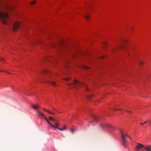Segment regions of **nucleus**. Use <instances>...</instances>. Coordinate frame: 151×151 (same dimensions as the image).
Wrapping results in <instances>:
<instances>
[{
	"instance_id": "nucleus-1",
	"label": "nucleus",
	"mask_w": 151,
	"mask_h": 151,
	"mask_svg": "<svg viewBox=\"0 0 151 151\" xmlns=\"http://www.w3.org/2000/svg\"><path fill=\"white\" fill-rule=\"evenodd\" d=\"M13 8L14 7L12 5L0 1V19L4 24H7V20L9 19V16L7 13L2 12L1 10L11 11Z\"/></svg>"
},
{
	"instance_id": "nucleus-2",
	"label": "nucleus",
	"mask_w": 151,
	"mask_h": 151,
	"mask_svg": "<svg viewBox=\"0 0 151 151\" xmlns=\"http://www.w3.org/2000/svg\"><path fill=\"white\" fill-rule=\"evenodd\" d=\"M42 73L45 74L47 75V76L44 78V82L52 85L53 86H56L55 83L51 81V80L54 79V78L50 76V72L47 70H43L42 72Z\"/></svg>"
},
{
	"instance_id": "nucleus-3",
	"label": "nucleus",
	"mask_w": 151,
	"mask_h": 151,
	"mask_svg": "<svg viewBox=\"0 0 151 151\" xmlns=\"http://www.w3.org/2000/svg\"><path fill=\"white\" fill-rule=\"evenodd\" d=\"M67 85L69 88H74L76 87H82L86 91H88V88L84 83L76 80H74L73 83H67Z\"/></svg>"
},
{
	"instance_id": "nucleus-4",
	"label": "nucleus",
	"mask_w": 151,
	"mask_h": 151,
	"mask_svg": "<svg viewBox=\"0 0 151 151\" xmlns=\"http://www.w3.org/2000/svg\"><path fill=\"white\" fill-rule=\"evenodd\" d=\"M120 132L121 134L122 137L123 139V144L124 146L126 148V138L127 137H129L128 135L126 134H124V131L122 129H119Z\"/></svg>"
},
{
	"instance_id": "nucleus-5",
	"label": "nucleus",
	"mask_w": 151,
	"mask_h": 151,
	"mask_svg": "<svg viewBox=\"0 0 151 151\" xmlns=\"http://www.w3.org/2000/svg\"><path fill=\"white\" fill-rule=\"evenodd\" d=\"M21 24L20 22H16L13 25V29L14 31H16L21 25Z\"/></svg>"
},
{
	"instance_id": "nucleus-6",
	"label": "nucleus",
	"mask_w": 151,
	"mask_h": 151,
	"mask_svg": "<svg viewBox=\"0 0 151 151\" xmlns=\"http://www.w3.org/2000/svg\"><path fill=\"white\" fill-rule=\"evenodd\" d=\"M137 145L136 146V150L138 151L140 149L144 147V146L138 143Z\"/></svg>"
},
{
	"instance_id": "nucleus-7",
	"label": "nucleus",
	"mask_w": 151,
	"mask_h": 151,
	"mask_svg": "<svg viewBox=\"0 0 151 151\" xmlns=\"http://www.w3.org/2000/svg\"><path fill=\"white\" fill-rule=\"evenodd\" d=\"M144 148L146 151H151V146H144Z\"/></svg>"
},
{
	"instance_id": "nucleus-8",
	"label": "nucleus",
	"mask_w": 151,
	"mask_h": 151,
	"mask_svg": "<svg viewBox=\"0 0 151 151\" xmlns=\"http://www.w3.org/2000/svg\"><path fill=\"white\" fill-rule=\"evenodd\" d=\"M32 107L33 109L36 110L39 108V106L38 104H32Z\"/></svg>"
},
{
	"instance_id": "nucleus-9",
	"label": "nucleus",
	"mask_w": 151,
	"mask_h": 151,
	"mask_svg": "<svg viewBox=\"0 0 151 151\" xmlns=\"http://www.w3.org/2000/svg\"><path fill=\"white\" fill-rule=\"evenodd\" d=\"M83 17H85L87 20H88L90 18L89 16L86 13L84 14L83 15Z\"/></svg>"
},
{
	"instance_id": "nucleus-10",
	"label": "nucleus",
	"mask_w": 151,
	"mask_h": 151,
	"mask_svg": "<svg viewBox=\"0 0 151 151\" xmlns=\"http://www.w3.org/2000/svg\"><path fill=\"white\" fill-rule=\"evenodd\" d=\"M60 43L61 45L60 46V47L61 48H62L65 45L64 42L63 41L61 40L60 41Z\"/></svg>"
},
{
	"instance_id": "nucleus-11",
	"label": "nucleus",
	"mask_w": 151,
	"mask_h": 151,
	"mask_svg": "<svg viewBox=\"0 0 151 151\" xmlns=\"http://www.w3.org/2000/svg\"><path fill=\"white\" fill-rule=\"evenodd\" d=\"M42 109L45 111H46V112H48V113H49L50 114H53V115H55V114L53 112H52L51 111H49V110H47L46 109H45L44 108H42Z\"/></svg>"
},
{
	"instance_id": "nucleus-12",
	"label": "nucleus",
	"mask_w": 151,
	"mask_h": 151,
	"mask_svg": "<svg viewBox=\"0 0 151 151\" xmlns=\"http://www.w3.org/2000/svg\"><path fill=\"white\" fill-rule=\"evenodd\" d=\"M37 112L38 113V114L41 117H43L44 116V115L42 113L40 112V111H39L38 110H37Z\"/></svg>"
},
{
	"instance_id": "nucleus-13",
	"label": "nucleus",
	"mask_w": 151,
	"mask_h": 151,
	"mask_svg": "<svg viewBox=\"0 0 151 151\" xmlns=\"http://www.w3.org/2000/svg\"><path fill=\"white\" fill-rule=\"evenodd\" d=\"M92 116H93V117L94 119V121H95V122H97V116H95L94 115H93Z\"/></svg>"
},
{
	"instance_id": "nucleus-14",
	"label": "nucleus",
	"mask_w": 151,
	"mask_h": 151,
	"mask_svg": "<svg viewBox=\"0 0 151 151\" xmlns=\"http://www.w3.org/2000/svg\"><path fill=\"white\" fill-rule=\"evenodd\" d=\"M36 3V1H33L31 2L30 3V5H32L35 4Z\"/></svg>"
},
{
	"instance_id": "nucleus-15",
	"label": "nucleus",
	"mask_w": 151,
	"mask_h": 151,
	"mask_svg": "<svg viewBox=\"0 0 151 151\" xmlns=\"http://www.w3.org/2000/svg\"><path fill=\"white\" fill-rule=\"evenodd\" d=\"M82 68L87 70L89 69V68L85 65H83L82 66Z\"/></svg>"
},
{
	"instance_id": "nucleus-16",
	"label": "nucleus",
	"mask_w": 151,
	"mask_h": 151,
	"mask_svg": "<svg viewBox=\"0 0 151 151\" xmlns=\"http://www.w3.org/2000/svg\"><path fill=\"white\" fill-rule=\"evenodd\" d=\"M49 119L50 120L53 121V122L55 121V120L53 119L52 117L51 116L49 117Z\"/></svg>"
},
{
	"instance_id": "nucleus-17",
	"label": "nucleus",
	"mask_w": 151,
	"mask_h": 151,
	"mask_svg": "<svg viewBox=\"0 0 151 151\" xmlns=\"http://www.w3.org/2000/svg\"><path fill=\"white\" fill-rule=\"evenodd\" d=\"M54 122H55V125L58 127L59 126V124L57 122V121L55 120V121H54Z\"/></svg>"
},
{
	"instance_id": "nucleus-18",
	"label": "nucleus",
	"mask_w": 151,
	"mask_h": 151,
	"mask_svg": "<svg viewBox=\"0 0 151 151\" xmlns=\"http://www.w3.org/2000/svg\"><path fill=\"white\" fill-rule=\"evenodd\" d=\"M51 126V127H52L54 128H58V127H57V126H56L55 125V126H54V125H53L52 124H51V125L50 126Z\"/></svg>"
},
{
	"instance_id": "nucleus-19",
	"label": "nucleus",
	"mask_w": 151,
	"mask_h": 151,
	"mask_svg": "<svg viewBox=\"0 0 151 151\" xmlns=\"http://www.w3.org/2000/svg\"><path fill=\"white\" fill-rule=\"evenodd\" d=\"M70 78H66L64 79V80L65 81H67L70 80Z\"/></svg>"
},
{
	"instance_id": "nucleus-20",
	"label": "nucleus",
	"mask_w": 151,
	"mask_h": 151,
	"mask_svg": "<svg viewBox=\"0 0 151 151\" xmlns=\"http://www.w3.org/2000/svg\"><path fill=\"white\" fill-rule=\"evenodd\" d=\"M75 131V129L73 128L71 129L70 130V131L72 133H73V132Z\"/></svg>"
},
{
	"instance_id": "nucleus-21",
	"label": "nucleus",
	"mask_w": 151,
	"mask_h": 151,
	"mask_svg": "<svg viewBox=\"0 0 151 151\" xmlns=\"http://www.w3.org/2000/svg\"><path fill=\"white\" fill-rule=\"evenodd\" d=\"M127 40H123L122 41V42L125 43H127Z\"/></svg>"
},
{
	"instance_id": "nucleus-22",
	"label": "nucleus",
	"mask_w": 151,
	"mask_h": 151,
	"mask_svg": "<svg viewBox=\"0 0 151 151\" xmlns=\"http://www.w3.org/2000/svg\"><path fill=\"white\" fill-rule=\"evenodd\" d=\"M47 121V123H48V124L50 125V126H51V123L49 122V121L48 120V119H47V120H46V121Z\"/></svg>"
},
{
	"instance_id": "nucleus-23",
	"label": "nucleus",
	"mask_w": 151,
	"mask_h": 151,
	"mask_svg": "<svg viewBox=\"0 0 151 151\" xmlns=\"http://www.w3.org/2000/svg\"><path fill=\"white\" fill-rule=\"evenodd\" d=\"M106 126L110 128H112V127L110 125H106Z\"/></svg>"
},
{
	"instance_id": "nucleus-24",
	"label": "nucleus",
	"mask_w": 151,
	"mask_h": 151,
	"mask_svg": "<svg viewBox=\"0 0 151 151\" xmlns=\"http://www.w3.org/2000/svg\"><path fill=\"white\" fill-rule=\"evenodd\" d=\"M58 129L60 131H62L64 130L63 128H58Z\"/></svg>"
},
{
	"instance_id": "nucleus-25",
	"label": "nucleus",
	"mask_w": 151,
	"mask_h": 151,
	"mask_svg": "<svg viewBox=\"0 0 151 151\" xmlns=\"http://www.w3.org/2000/svg\"><path fill=\"white\" fill-rule=\"evenodd\" d=\"M119 47H120L121 48H124V46H123V45H120V46H119Z\"/></svg>"
},
{
	"instance_id": "nucleus-26",
	"label": "nucleus",
	"mask_w": 151,
	"mask_h": 151,
	"mask_svg": "<svg viewBox=\"0 0 151 151\" xmlns=\"http://www.w3.org/2000/svg\"><path fill=\"white\" fill-rule=\"evenodd\" d=\"M66 129V126L64 125L63 126V129L64 130H65Z\"/></svg>"
},
{
	"instance_id": "nucleus-27",
	"label": "nucleus",
	"mask_w": 151,
	"mask_h": 151,
	"mask_svg": "<svg viewBox=\"0 0 151 151\" xmlns=\"http://www.w3.org/2000/svg\"><path fill=\"white\" fill-rule=\"evenodd\" d=\"M91 95H89L86 97L87 99H88L91 97Z\"/></svg>"
},
{
	"instance_id": "nucleus-28",
	"label": "nucleus",
	"mask_w": 151,
	"mask_h": 151,
	"mask_svg": "<svg viewBox=\"0 0 151 151\" xmlns=\"http://www.w3.org/2000/svg\"><path fill=\"white\" fill-rule=\"evenodd\" d=\"M148 122L149 123V124L148 125L149 126L150 124V123L151 122V121L150 120H148Z\"/></svg>"
},
{
	"instance_id": "nucleus-29",
	"label": "nucleus",
	"mask_w": 151,
	"mask_h": 151,
	"mask_svg": "<svg viewBox=\"0 0 151 151\" xmlns=\"http://www.w3.org/2000/svg\"><path fill=\"white\" fill-rule=\"evenodd\" d=\"M143 64V62L142 61H140V62H139V64L140 65H142Z\"/></svg>"
},
{
	"instance_id": "nucleus-30",
	"label": "nucleus",
	"mask_w": 151,
	"mask_h": 151,
	"mask_svg": "<svg viewBox=\"0 0 151 151\" xmlns=\"http://www.w3.org/2000/svg\"><path fill=\"white\" fill-rule=\"evenodd\" d=\"M124 110L125 111H127V112H129V113H130V112H131V111H129L127 110H126V109H124Z\"/></svg>"
},
{
	"instance_id": "nucleus-31",
	"label": "nucleus",
	"mask_w": 151,
	"mask_h": 151,
	"mask_svg": "<svg viewBox=\"0 0 151 151\" xmlns=\"http://www.w3.org/2000/svg\"><path fill=\"white\" fill-rule=\"evenodd\" d=\"M43 117H44V119H45V120L46 121V120H47V118L45 116H43Z\"/></svg>"
},
{
	"instance_id": "nucleus-32",
	"label": "nucleus",
	"mask_w": 151,
	"mask_h": 151,
	"mask_svg": "<svg viewBox=\"0 0 151 151\" xmlns=\"http://www.w3.org/2000/svg\"><path fill=\"white\" fill-rule=\"evenodd\" d=\"M43 117H44V119H45V120L46 121V120H47V118L45 116H43Z\"/></svg>"
},
{
	"instance_id": "nucleus-33",
	"label": "nucleus",
	"mask_w": 151,
	"mask_h": 151,
	"mask_svg": "<svg viewBox=\"0 0 151 151\" xmlns=\"http://www.w3.org/2000/svg\"><path fill=\"white\" fill-rule=\"evenodd\" d=\"M103 45H106V42H104V43H103Z\"/></svg>"
},
{
	"instance_id": "nucleus-34",
	"label": "nucleus",
	"mask_w": 151,
	"mask_h": 151,
	"mask_svg": "<svg viewBox=\"0 0 151 151\" xmlns=\"http://www.w3.org/2000/svg\"><path fill=\"white\" fill-rule=\"evenodd\" d=\"M104 56H101L100 57V58H104Z\"/></svg>"
},
{
	"instance_id": "nucleus-35",
	"label": "nucleus",
	"mask_w": 151,
	"mask_h": 151,
	"mask_svg": "<svg viewBox=\"0 0 151 151\" xmlns=\"http://www.w3.org/2000/svg\"><path fill=\"white\" fill-rule=\"evenodd\" d=\"M0 60H3L4 61V60L3 59V58H1L0 59Z\"/></svg>"
},
{
	"instance_id": "nucleus-36",
	"label": "nucleus",
	"mask_w": 151,
	"mask_h": 151,
	"mask_svg": "<svg viewBox=\"0 0 151 151\" xmlns=\"http://www.w3.org/2000/svg\"><path fill=\"white\" fill-rule=\"evenodd\" d=\"M118 110L119 111H122V109H118Z\"/></svg>"
},
{
	"instance_id": "nucleus-37",
	"label": "nucleus",
	"mask_w": 151,
	"mask_h": 151,
	"mask_svg": "<svg viewBox=\"0 0 151 151\" xmlns=\"http://www.w3.org/2000/svg\"><path fill=\"white\" fill-rule=\"evenodd\" d=\"M147 122H144V124H146L147 123Z\"/></svg>"
},
{
	"instance_id": "nucleus-38",
	"label": "nucleus",
	"mask_w": 151,
	"mask_h": 151,
	"mask_svg": "<svg viewBox=\"0 0 151 151\" xmlns=\"http://www.w3.org/2000/svg\"><path fill=\"white\" fill-rule=\"evenodd\" d=\"M140 124L141 125H143L144 124V123H140Z\"/></svg>"
},
{
	"instance_id": "nucleus-39",
	"label": "nucleus",
	"mask_w": 151,
	"mask_h": 151,
	"mask_svg": "<svg viewBox=\"0 0 151 151\" xmlns=\"http://www.w3.org/2000/svg\"><path fill=\"white\" fill-rule=\"evenodd\" d=\"M0 72H4V71H2V70H0Z\"/></svg>"
},
{
	"instance_id": "nucleus-40",
	"label": "nucleus",
	"mask_w": 151,
	"mask_h": 151,
	"mask_svg": "<svg viewBox=\"0 0 151 151\" xmlns=\"http://www.w3.org/2000/svg\"><path fill=\"white\" fill-rule=\"evenodd\" d=\"M6 73H8L9 74H10V73H8V72H6Z\"/></svg>"
},
{
	"instance_id": "nucleus-41",
	"label": "nucleus",
	"mask_w": 151,
	"mask_h": 151,
	"mask_svg": "<svg viewBox=\"0 0 151 151\" xmlns=\"http://www.w3.org/2000/svg\"><path fill=\"white\" fill-rule=\"evenodd\" d=\"M132 29L133 30H134V29H133V28H132Z\"/></svg>"
},
{
	"instance_id": "nucleus-42",
	"label": "nucleus",
	"mask_w": 151,
	"mask_h": 151,
	"mask_svg": "<svg viewBox=\"0 0 151 151\" xmlns=\"http://www.w3.org/2000/svg\"><path fill=\"white\" fill-rule=\"evenodd\" d=\"M117 109L116 108H115V109H115V110Z\"/></svg>"
}]
</instances>
